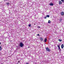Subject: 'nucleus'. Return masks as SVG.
<instances>
[{
	"instance_id": "a211bd4d",
	"label": "nucleus",
	"mask_w": 64,
	"mask_h": 64,
	"mask_svg": "<svg viewBox=\"0 0 64 64\" xmlns=\"http://www.w3.org/2000/svg\"><path fill=\"white\" fill-rule=\"evenodd\" d=\"M61 1L62 2H64V0H61Z\"/></svg>"
},
{
	"instance_id": "393cba45",
	"label": "nucleus",
	"mask_w": 64,
	"mask_h": 64,
	"mask_svg": "<svg viewBox=\"0 0 64 64\" xmlns=\"http://www.w3.org/2000/svg\"><path fill=\"white\" fill-rule=\"evenodd\" d=\"M18 62H20V61H19Z\"/></svg>"
},
{
	"instance_id": "f3484780",
	"label": "nucleus",
	"mask_w": 64,
	"mask_h": 64,
	"mask_svg": "<svg viewBox=\"0 0 64 64\" xmlns=\"http://www.w3.org/2000/svg\"><path fill=\"white\" fill-rule=\"evenodd\" d=\"M62 19H60V22H61V21H62Z\"/></svg>"
},
{
	"instance_id": "f03ea898",
	"label": "nucleus",
	"mask_w": 64,
	"mask_h": 64,
	"mask_svg": "<svg viewBox=\"0 0 64 64\" xmlns=\"http://www.w3.org/2000/svg\"><path fill=\"white\" fill-rule=\"evenodd\" d=\"M57 46L58 48V50L60 52H61V49L60 48V46H59V45H58Z\"/></svg>"
},
{
	"instance_id": "aec40b11",
	"label": "nucleus",
	"mask_w": 64,
	"mask_h": 64,
	"mask_svg": "<svg viewBox=\"0 0 64 64\" xmlns=\"http://www.w3.org/2000/svg\"><path fill=\"white\" fill-rule=\"evenodd\" d=\"M26 64H29V63H27Z\"/></svg>"
},
{
	"instance_id": "ddd939ff",
	"label": "nucleus",
	"mask_w": 64,
	"mask_h": 64,
	"mask_svg": "<svg viewBox=\"0 0 64 64\" xmlns=\"http://www.w3.org/2000/svg\"><path fill=\"white\" fill-rule=\"evenodd\" d=\"M59 41H60V42H61V41H62V40H60V39H59L58 40Z\"/></svg>"
},
{
	"instance_id": "4468645a",
	"label": "nucleus",
	"mask_w": 64,
	"mask_h": 64,
	"mask_svg": "<svg viewBox=\"0 0 64 64\" xmlns=\"http://www.w3.org/2000/svg\"><path fill=\"white\" fill-rule=\"evenodd\" d=\"M2 49V47L0 46V50H1Z\"/></svg>"
},
{
	"instance_id": "dca6fc26",
	"label": "nucleus",
	"mask_w": 64,
	"mask_h": 64,
	"mask_svg": "<svg viewBox=\"0 0 64 64\" xmlns=\"http://www.w3.org/2000/svg\"><path fill=\"white\" fill-rule=\"evenodd\" d=\"M31 24H29V25H28V26H29V27H31Z\"/></svg>"
},
{
	"instance_id": "39448f33",
	"label": "nucleus",
	"mask_w": 64,
	"mask_h": 64,
	"mask_svg": "<svg viewBox=\"0 0 64 64\" xmlns=\"http://www.w3.org/2000/svg\"><path fill=\"white\" fill-rule=\"evenodd\" d=\"M61 48H62V49H63V48H64V45H63V44H62L61 45Z\"/></svg>"
},
{
	"instance_id": "f8f14e48",
	"label": "nucleus",
	"mask_w": 64,
	"mask_h": 64,
	"mask_svg": "<svg viewBox=\"0 0 64 64\" xmlns=\"http://www.w3.org/2000/svg\"><path fill=\"white\" fill-rule=\"evenodd\" d=\"M16 47H17V48L18 49H19L20 48L19 47V46H16Z\"/></svg>"
},
{
	"instance_id": "2eb2a0df",
	"label": "nucleus",
	"mask_w": 64,
	"mask_h": 64,
	"mask_svg": "<svg viewBox=\"0 0 64 64\" xmlns=\"http://www.w3.org/2000/svg\"><path fill=\"white\" fill-rule=\"evenodd\" d=\"M6 4H7V5H8L10 4V3H6Z\"/></svg>"
},
{
	"instance_id": "7ed1b4c3",
	"label": "nucleus",
	"mask_w": 64,
	"mask_h": 64,
	"mask_svg": "<svg viewBox=\"0 0 64 64\" xmlns=\"http://www.w3.org/2000/svg\"><path fill=\"white\" fill-rule=\"evenodd\" d=\"M46 50L47 51H48V52H50V49H49L48 47L46 48Z\"/></svg>"
},
{
	"instance_id": "b1692460",
	"label": "nucleus",
	"mask_w": 64,
	"mask_h": 64,
	"mask_svg": "<svg viewBox=\"0 0 64 64\" xmlns=\"http://www.w3.org/2000/svg\"><path fill=\"white\" fill-rule=\"evenodd\" d=\"M28 48H30V47L28 46Z\"/></svg>"
},
{
	"instance_id": "423d86ee",
	"label": "nucleus",
	"mask_w": 64,
	"mask_h": 64,
	"mask_svg": "<svg viewBox=\"0 0 64 64\" xmlns=\"http://www.w3.org/2000/svg\"><path fill=\"white\" fill-rule=\"evenodd\" d=\"M61 15H64V13L63 12H62L61 13Z\"/></svg>"
},
{
	"instance_id": "f257e3e1",
	"label": "nucleus",
	"mask_w": 64,
	"mask_h": 64,
	"mask_svg": "<svg viewBox=\"0 0 64 64\" xmlns=\"http://www.w3.org/2000/svg\"><path fill=\"white\" fill-rule=\"evenodd\" d=\"M19 45H20V47H21V48L23 47V46H24V44H23V43L22 42H20L19 44Z\"/></svg>"
},
{
	"instance_id": "20e7f679",
	"label": "nucleus",
	"mask_w": 64,
	"mask_h": 64,
	"mask_svg": "<svg viewBox=\"0 0 64 64\" xmlns=\"http://www.w3.org/2000/svg\"><path fill=\"white\" fill-rule=\"evenodd\" d=\"M49 17H50V16H49V15H47V16H45L44 17V19H46V18L47 17H48V18H49Z\"/></svg>"
},
{
	"instance_id": "a878e982",
	"label": "nucleus",
	"mask_w": 64,
	"mask_h": 64,
	"mask_svg": "<svg viewBox=\"0 0 64 64\" xmlns=\"http://www.w3.org/2000/svg\"><path fill=\"white\" fill-rule=\"evenodd\" d=\"M3 64L2 63V64Z\"/></svg>"
},
{
	"instance_id": "5701e85b",
	"label": "nucleus",
	"mask_w": 64,
	"mask_h": 64,
	"mask_svg": "<svg viewBox=\"0 0 64 64\" xmlns=\"http://www.w3.org/2000/svg\"><path fill=\"white\" fill-rule=\"evenodd\" d=\"M1 44V42H0V45Z\"/></svg>"
},
{
	"instance_id": "bb28decb",
	"label": "nucleus",
	"mask_w": 64,
	"mask_h": 64,
	"mask_svg": "<svg viewBox=\"0 0 64 64\" xmlns=\"http://www.w3.org/2000/svg\"><path fill=\"white\" fill-rule=\"evenodd\" d=\"M35 64H36V63H35Z\"/></svg>"
},
{
	"instance_id": "6ab92c4d",
	"label": "nucleus",
	"mask_w": 64,
	"mask_h": 64,
	"mask_svg": "<svg viewBox=\"0 0 64 64\" xmlns=\"http://www.w3.org/2000/svg\"><path fill=\"white\" fill-rule=\"evenodd\" d=\"M37 36H40L39 34H37Z\"/></svg>"
},
{
	"instance_id": "6e6552de",
	"label": "nucleus",
	"mask_w": 64,
	"mask_h": 64,
	"mask_svg": "<svg viewBox=\"0 0 64 64\" xmlns=\"http://www.w3.org/2000/svg\"><path fill=\"white\" fill-rule=\"evenodd\" d=\"M62 2H61V1L59 2V4L60 5H61V4H62Z\"/></svg>"
},
{
	"instance_id": "0eeeda50",
	"label": "nucleus",
	"mask_w": 64,
	"mask_h": 64,
	"mask_svg": "<svg viewBox=\"0 0 64 64\" xmlns=\"http://www.w3.org/2000/svg\"><path fill=\"white\" fill-rule=\"evenodd\" d=\"M47 41V38H45L44 39V42H46Z\"/></svg>"
},
{
	"instance_id": "9b49d317",
	"label": "nucleus",
	"mask_w": 64,
	"mask_h": 64,
	"mask_svg": "<svg viewBox=\"0 0 64 64\" xmlns=\"http://www.w3.org/2000/svg\"><path fill=\"white\" fill-rule=\"evenodd\" d=\"M51 23V21L50 20H48V23Z\"/></svg>"
},
{
	"instance_id": "412c9836",
	"label": "nucleus",
	"mask_w": 64,
	"mask_h": 64,
	"mask_svg": "<svg viewBox=\"0 0 64 64\" xmlns=\"http://www.w3.org/2000/svg\"><path fill=\"white\" fill-rule=\"evenodd\" d=\"M7 1V0H4L5 1Z\"/></svg>"
},
{
	"instance_id": "1a4fd4ad",
	"label": "nucleus",
	"mask_w": 64,
	"mask_h": 64,
	"mask_svg": "<svg viewBox=\"0 0 64 64\" xmlns=\"http://www.w3.org/2000/svg\"><path fill=\"white\" fill-rule=\"evenodd\" d=\"M50 6H53V4L52 3H50Z\"/></svg>"
},
{
	"instance_id": "4be33fe9",
	"label": "nucleus",
	"mask_w": 64,
	"mask_h": 64,
	"mask_svg": "<svg viewBox=\"0 0 64 64\" xmlns=\"http://www.w3.org/2000/svg\"><path fill=\"white\" fill-rule=\"evenodd\" d=\"M38 28H40V26H38Z\"/></svg>"
},
{
	"instance_id": "9d476101",
	"label": "nucleus",
	"mask_w": 64,
	"mask_h": 64,
	"mask_svg": "<svg viewBox=\"0 0 64 64\" xmlns=\"http://www.w3.org/2000/svg\"><path fill=\"white\" fill-rule=\"evenodd\" d=\"M40 41H43V39L42 38H40Z\"/></svg>"
}]
</instances>
